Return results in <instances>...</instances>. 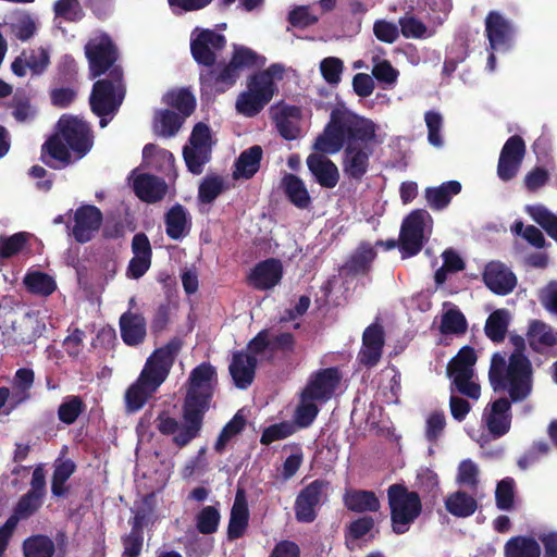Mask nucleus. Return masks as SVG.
<instances>
[{"label":"nucleus","instance_id":"36","mask_svg":"<svg viewBox=\"0 0 557 557\" xmlns=\"http://www.w3.org/2000/svg\"><path fill=\"white\" fill-rule=\"evenodd\" d=\"M345 505L352 511H376L380 508V502L372 492L349 491L344 496Z\"/></svg>","mask_w":557,"mask_h":557},{"label":"nucleus","instance_id":"15","mask_svg":"<svg viewBox=\"0 0 557 557\" xmlns=\"http://www.w3.org/2000/svg\"><path fill=\"white\" fill-rule=\"evenodd\" d=\"M103 221L101 210L94 205H82L74 213L72 236L79 244L88 243L99 231Z\"/></svg>","mask_w":557,"mask_h":557},{"label":"nucleus","instance_id":"46","mask_svg":"<svg viewBox=\"0 0 557 557\" xmlns=\"http://www.w3.org/2000/svg\"><path fill=\"white\" fill-rule=\"evenodd\" d=\"M183 157L186 166L193 174H201L203 166L211 159V149H202L185 146L183 149Z\"/></svg>","mask_w":557,"mask_h":557},{"label":"nucleus","instance_id":"9","mask_svg":"<svg viewBox=\"0 0 557 557\" xmlns=\"http://www.w3.org/2000/svg\"><path fill=\"white\" fill-rule=\"evenodd\" d=\"M85 57L88 61L89 78L95 79L111 73L114 69H122L116 64L119 50L108 35L91 38L85 45Z\"/></svg>","mask_w":557,"mask_h":557},{"label":"nucleus","instance_id":"2","mask_svg":"<svg viewBox=\"0 0 557 557\" xmlns=\"http://www.w3.org/2000/svg\"><path fill=\"white\" fill-rule=\"evenodd\" d=\"M226 46V38L212 29H201L190 40V52L194 60L206 69L199 73L202 91L225 92L234 86L238 75L225 62L216 63V52Z\"/></svg>","mask_w":557,"mask_h":557},{"label":"nucleus","instance_id":"51","mask_svg":"<svg viewBox=\"0 0 557 557\" xmlns=\"http://www.w3.org/2000/svg\"><path fill=\"white\" fill-rule=\"evenodd\" d=\"M467 320L458 309H449L442 315L440 330L442 334H463L467 331Z\"/></svg>","mask_w":557,"mask_h":557},{"label":"nucleus","instance_id":"52","mask_svg":"<svg viewBox=\"0 0 557 557\" xmlns=\"http://www.w3.org/2000/svg\"><path fill=\"white\" fill-rule=\"evenodd\" d=\"M22 55L33 75H41L50 64L49 52L42 47L23 50Z\"/></svg>","mask_w":557,"mask_h":557},{"label":"nucleus","instance_id":"41","mask_svg":"<svg viewBox=\"0 0 557 557\" xmlns=\"http://www.w3.org/2000/svg\"><path fill=\"white\" fill-rule=\"evenodd\" d=\"M528 213L557 243V216L544 206L528 207Z\"/></svg>","mask_w":557,"mask_h":557},{"label":"nucleus","instance_id":"5","mask_svg":"<svg viewBox=\"0 0 557 557\" xmlns=\"http://www.w3.org/2000/svg\"><path fill=\"white\" fill-rule=\"evenodd\" d=\"M174 356L172 350H154L148 358L138 380L125 393L127 410H139L166 379Z\"/></svg>","mask_w":557,"mask_h":557},{"label":"nucleus","instance_id":"30","mask_svg":"<svg viewBox=\"0 0 557 557\" xmlns=\"http://www.w3.org/2000/svg\"><path fill=\"white\" fill-rule=\"evenodd\" d=\"M281 188L296 208L307 209L311 205L309 191L299 176L286 173L281 180Z\"/></svg>","mask_w":557,"mask_h":557},{"label":"nucleus","instance_id":"56","mask_svg":"<svg viewBox=\"0 0 557 557\" xmlns=\"http://www.w3.org/2000/svg\"><path fill=\"white\" fill-rule=\"evenodd\" d=\"M385 330L380 318L367 326L362 334V348H383L385 345Z\"/></svg>","mask_w":557,"mask_h":557},{"label":"nucleus","instance_id":"17","mask_svg":"<svg viewBox=\"0 0 557 557\" xmlns=\"http://www.w3.org/2000/svg\"><path fill=\"white\" fill-rule=\"evenodd\" d=\"M283 277V265L278 259L269 258L258 262L250 271L247 281L258 290L276 286Z\"/></svg>","mask_w":557,"mask_h":557},{"label":"nucleus","instance_id":"19","mask_svg":"<svg viewBox=\"0 0 557 557\" xmlns=\"http://www.w3.org/2000/svg\"><path fill=\"white\" fill-rule=\"evenodd\" d=\"M339 382L336 370L325 369L313 374L302 393L319 404L327 401L334 394Z\"/></svg>","mask_w":557,"mask_h":557},{"label":"nucleus","instance_id":"55","mask_svg":"<svg viewBox=\"0 0 557 557\" xmlns=\"http://www.w3.org/2000/svg\"><path fill=\"white\" fill-rule=\"evenodd\" d=\"M75 466L70 460L58 461L55 465L53 479H52V493L55 496H61L65 493V482L73 474Z\"/></svg>","mask_w":557,"mask_h":557},{"label":"nucleus","instance_id":"34","mask_svg":"<svg viewBox=\"0 0 557 557\" xmlns=\"http://www.w3.org/2000/svg\"><path fill=\"white\" fill-rule=\"evenodd\" d=\"M248 524V508L245 500L244 492L237 491L234 505L231 511V519L228 524L230 539L240 537Z\"/></svg>","mask_w":557,"mask_h":557},{"label":"nucleus","instance_id":"29","mask_svg":"<svg viewBox=\"0 0 557 557\" xmlns=\"http://www.w3.org/2000/svg\"><path fill=\"white\" fill-rule=\"evenodd\" d=\"M458 181H448L436 187H426L424 197L432 210L440 211L448 207L454 196L461 191Z\"/></svg>","mask_w":557,"mask_h":557},{"label":"nucleus","instance_id":"28","mask_svg":"<svg viewBox=\"0 0 557 557\" xmlns=\"http://www.w3.org/2000/svg\"><path fill=\"white\" fill-rule=\"evenodd\" d=\"M120 331L127 346H137L146 336V320L141 314L128 310L120 317Z\"/></svg>","mask_w":557,"mask_h":557},{"label":"nucleus","instance_id":"45","mask_svg":"<svg viewBox=\"0 0 557 557\" xmlns=\"http://www.w3.org/2000/svg\"><path fill=\"white\" fill-rule=\"evenodd\" d=\"M34 383V373L29 369H20L15 373L11 401L14 406L29 397L28 389Z\"/></svg>","mask_w":557,"mask_h":557},{"label":"nucleus","instance_id":"64","mask_svg":"<svg viewBox=\"0 0 557 557\" xmlns=\"http://www.w3.org/2000/svg\"><path fill=\"white\" fill-rule=\"evenodd\" d=\"M183 117L180 113L165 109L159 112V122L161 125V134L163 136L175 135L183 124Z\"/></svg>","mask_w":557,"mask_h":557},{"label":"nucleus","instance_id":"31","mask_svg":"<svg viewBox=\"0 0 557 557\" xmlns=\"http://www.w3.org/2000/svg\"><path fill=\"white\" fill-rule=\"evenodd\" d=\"M375 257L373 247L369 243H361L343 265V271L346 275L367 274Z\"/></svg>","mask_w":557,"mask_h":557},{"label":"nucleus","instance_id":"8","mask_svg":"<svg viewBox=\"0 0 557 557\" xmlns=\"http://www.w3.org/2000/svg\"><path fill=\"white\" fill-rule=\"evenodd\" d=\"M387 496L393 530L398 534L405 533L421 513L420 497L416 492L399 484L391 485Z\"/></svg>","mask_w":557,"mask_h":557},{"label":"nucleus","instance_id":"61","mask_svg":"<svg viewBox=\"0 0 557 557\" xmlns=\"http://www.w3.org/2000/svg\"><path fill=\"white\" fill-rule=\"evenodd\" d=\"M143 158L147 161L148 164L157 168V163L162 161L166 163L169 169H172L174 165V156L166 149L160 148L154 144H147L143 149Z\"/></svg>","mask_w":557,"mask_h":557},{"label":"nucleus","instance_id":"18","mask_svg":"<svg viewBox=\"0 0 557 557\" xmlns=\"http://www.w3.org/2000/svg\"><path fill=\"white\" fill-rule=\"evenodd\" d=\"M483 282L494 294L505 296L515 289L517 277L504 263L492 261L485 265Z\"/></svg>","mask_w":557,"mask_h":557},{"label":"nucleus","instance_id":"21","mask_svg":"<svg viewBox=\"0 0 557 557\" xmlns=\"http://www.w3.org/2000/svg\"><path fill=\"white\" fill-rule=\"evenodd\" d=\"M483 420L494 437H500L510 429V403L499 398L485 408Z\"/></svg>","mask_w":557,"mask_h":557},{"label":"nucleus","instance_id":"60","mask_svg":"<svg viewBox=\"0 0 557 557\" xmlns=\"http://www.w3.org/2000/svg\"><path fill=\"white\" fill-rule=\"evenodd\" d=\"M60 87L52 88L49 92L51 104L65 109L70 107L77 97L76 85H59Z\"/></svg>","mask_w":557,"mask_h":557},{"label":"nucleus","instance_id":"43","mask_svg":"<svg viewBox=\"0 0 557 557\" xmlns=\"http://www.w3.org/2000/svg\"><path fill=\"white\" fill-rule=\"evenodd\" d=\"M320 405L301 392L300 401L294 414L295 425L300 428L309 426L315 419Z\"/></svg>","mask_w":557,"mask_h":557},{"label":"nucleus","instance_id":"16","mask_svg":"<svg viewBox=\"0 0 557 557\" xmlns=\"http://www.w3.org/2000/svg\"><path fill=\"white\" fill-rule=\"evenodd\" d=\"M42 497L35 493H27L18 502L14 515L11 516L3 527L0 528V557L7 549L9 540L12 536L14 529L16 528L21 519L30 517L41 506Z\"/></svg>","mask_w":557,"mask_h":557},{"label":"nucleus","instance_id":"25","mask_svg":"<svg viewBox=\"0 0 557 557\" xmlns=\"http://www.w3.org/2000/svg\"><path fill=\"white\" fill-rule=\"evenodd\" d=\"M60 134L49 137L41 147V161L51 169H60L72 163V154Z\"/></svg>","mask_w":557,"mask_h":557},{"label":"nucleus","instance_id":"23","mask_svg":"<svg viewBox=\"0 0 557 557\" xmlns=\"http://www.w3.org/2000/svg\"><path fill=\"white\" fill-rule=\"evenodd\" d=\"M259 350H242L233 356L230 373L236 387L247 388L255 376L256 352Z\"/></svg>","mask_w":557,"mask_h":557},{"label":"nucleus","instance_id":"50","mask_svg":"<svg viewBox=\"0 0 557 557\" xmlns=\"http://www.w3.org/2000/svg\"><path fill=\"white\" fill-rule=\"evenodd\" d=\"M224 189V182L219 175H207L199 185L198 199L202 203L213 202Z\"/></svg>","mask_w":557,"mask_h":557},{"label":"nucleus","instance_id":"47","mask_svg":"<svg viewBox=\"0 0 557 557\" xmlns=\"http://www.w3.org/2000/svg\"><path fill=\"white\" fill-rule=\"evenodd\" d=\"M187 420H186V405L184 404V413H183V423L180 424L174 418L161 413L157 419V428L158 430L165 435H172L173 442L180 447L186 446L189 442H186L185 444H180L176 442V437L182 435L184 433L185 428L187 426Z\"/></svg>","mask_w":557,"mask_h":557},{"label":"nucleus","instance_id":"58","mask_svg":"<svg viewBox=\"0 0 557 557\" xmlns=\"http://www.w3.org/2000/svg\"><path fill=\"white\" fill-rule=\"evenodd\" d=\"M53 11L55 16L69 22H77L84 16L78 0H57L53 4Z\"/></svg>","mask_w":557,"mask_h":557},{"label":"nucleus","instance_id":"6","mask_svg":"<svg viewBox=\"0 0 557 557\" xmlns=\"http://www.w3.org/2000/svg\"><path fill=\"white\" fill-rule=\"evenodd\" d=\"M126 95L123 69H114L104 78L97 79L89 97L91 112L100 117L101 128L109 123L107 116H114Z\"/></svg>","mask_w":557,"mask_h":557},{"label":"nucleus","instance_id":"7","mask_svg":"<svg viewBox=\"0 0 557 557\" xmlns=\"http://www.w3.org/2000/svg\"><path fill=\"white\" fill-rule=\"evenodd\" d=\"M282 72L281 65L272 64L267 70L249 76L247 90L240 92L236 99L237 112L247 117L258 115L272 100L276 91L273 77Z\"/></svg>","mask_w":557,"mask_h":557},{"label":"nucleus","instance_id":"12","mask_svg":"<svg viewBox=\"0 0 557 557\" xmlns=\"http://www.w3.org/2000/svg\"><path fill=\"white\" fill-rule=\"evenodd\" d=\"M424 209L411 211L403 221L399 235V249L403 258L418 255L424 244L425 221L431 220Z\"/></svg>","mask_w":557,"mask_h":557},{"label":"nucleus","instance_id":"63","mask_svg":"<svg viewBox=\"0 0 557 557\" xmlns=\"http://www.w3.org/2000/svg\"><path fill=\"white\" fill-rule=\"evenodd\" d=\"M220 521L219 511L212 507H205L197 517V528L203 534H210L216 531Z\"/></svg>","mask_w":557,"mask_h":557},{"label":"nucleus","instance_id":"3","mask_svg":"<svg viewBox=\"0 0 557 557\" xmlns=\"http://www.w3.org/2000/svg\"><path fill=\"white\" fill-rule=\"evenodd\" d=\"M488 377L495 392L507 391L513 401L523 400L531 394L532 366L522 350L495 352Z\"/></svg>","mask_w":557,"mask_h":557},{"label":"nucleus","instance_id":"38","mask_svg":"<svg viewBox=\"0 0 557 557\" xmlns=\"http://www.w3.org/2000/svg\"><path fill=\"white\" fill-rule=\"evenodd\" d=\"M508 329V313L505 309L492 312L486 319L484 331L496 345L504 342Z\"/></svg>","mask_w":557,"mask_h":557},{"label":"nucleus","instance_id":"62","mask_svg":"<svg viewBox=\"0 0 557 557\" xmlns=\"http://www.w3.org/2000/svg\"><path fill=\"white\" fill-rule=\"evenodd\" d=\"M398 24L405 38H423L426 36L428 28L425 24L416 16H403Z\"/></svg>","mask_w":557,"mask_h":557},{"label":"nucleus","instance_id":"1","mask_svg":"<svg viewBox=\"0 0 557 557\" xmlns=\"http://www.w3.org/2000/svg\"><path fill=\"white\" fill-rule=\"evenodd\" d=\"M375 137L376 125L372 120L334 109L312 148L326 154H335L344 148L343 172L347 178L360 182L369 171Z\"/></svg>","mask_w":557,"mask_h":557},{"label":"nucleus","instance_id":"40","mask_svg":"<svg viewBox=\"0 0 557 557\" xmlns=\"http://www.w3.org/2000/svg\"><path fill=\"white\" fill-rule=\"evenodd\" d=\"M541 548L534 539L518 536L507 542L506 557H540Z\"/></svg>","mask_w":557,"mask_h":557},{"label":"nucleus","instance_id":"4","mask_svg":"<svg viewBox=\"0 0 557 557\" xmlns=\"http://www.w3.org/2000/svg\"><path fill=\"white\" fill-rule=\"evenodd\" d=\"M218 376L215 369L210 363H201L189 375V388L186 395L187 426L184 433L176 437V442L185 444L191 442L199 434L202 416L209 408L210 399L216 386Z\"/></svg>","mask_w":557,"mask_h":557},{"label":"nucleus","instance_id":"42","mask_svg":"<svg viewBox=\"0 0 557 557\" xmlns=\"http://www.w3.org/2000/svg\"><path fill=\"white\" fill-rule=\"evenodd\" d=\"M24 284L32 294L49 296L55 288V281L48 274L42 272H32L24 277Z\"/></svg>","mask_w":557,"mask_h":557},{"label":"nucleus","instance_id":"32","mask_svg":"<svg viewBox=\"0 0 557 557\" xmlns=\"http://www.w3.org/2000/svg\"><path fill=\"white\" fill-rule=\"evenodd\" d=\"M162 101L183 117L190 116L196 109V98L188 88L171 89L164 94Z\"/></svg>","mask_w":557,"mask_h":557},{"label":"nucleus","instance_id":"22","mask_svg":"<svg viewBox=\"0 0 557 557\" xmlns=\"http://www.w3.org/2000/svg\"><path fill=\"white\" fill-rule=\"evenodd\" d=\"M485 33L492 50L508 47L512 37V26L499 12L491 11L485 18Z\"/></svg>","mask_w":557,"mask_h":557},{"label":"nucleus","instance_id":"53","mask_svg":"<svg viewBox=\"0 0 557 557\" xmlns=\"http://www.w3.org/2000/svg\"><path fill=\"white\" fill-rule=\"evenodd\" d=\"M28 240V234L15 233L11 236H0V258L9 259L21 252Z\"/></svg>","mask_w":557,"mask_h":557},{"label":"nucleus","instance_id":"27","mask_svg":"<svg viewBox=\"0 0 557 557\" xmlns=\"http://www.w3.org/2000/svg\"><path fill=\"white\" fill-rule=\"evenodd\" d=\"M262 157L263 150L259 145H253L242 151L234 163L233 178H252L260 170Z\"/></svg>","mask_w":557,"mask_h":557},{"label":"nucleus","instance_id":"10","mask_svg":"<svg viewBox=\"0 0 557 557\" xmlns=\"http://www.w3.org/2000/svg\"><path fill=\"white\" fill-rule=\"evenodd\" d=\"M57 125L62 139L77 159L91 150L95 136L89 123L77 116L62 115Z\"/></svg>","mask_w":557,"mask_h":557},{"label":"nucleus","instance_id":"13","mask_svg":"<svg viewBox=\"0 0 557 557\" xmlns=\"http://www.w3.org/2000/svg\"><path fill=\"white\" fill-rule=\"evenodd\" d=\"M329 483L321 480L311 482L300 491L295 502V515L301 522H311L317 517V509L327 498Z\"/></svg>","mask_w":557,"mask_h":557},{"label":"nucleus","instance_id":"54","mask_svg":"<svg viewBox=\"0 0 557 557\" xmlns=\"http://www.w3.org/2000/svg\"><path fill=\"white\" fill-rule=\"evenodd\" d=\"M297 431L294 422L284 421L268 426L261 436V443L269 445L275 441L284 440Z\"/></svg>","mask_w":557,"mask_h":557},{"label":"nucleus","instance_id":"37","mask_svg":"<svg viewBox=\"0 0 557 557\" xmlns=\"http://www.w3.org/2000/svg\"><path fill=\"white\" fill-rule=\"evenodd\" d=\"M54 553V542L47 535H32L23 542L24 557H53Z\"/></svg>","mask_w":557,"mask_h":557},{"label":"nucleus","instance_id":"57","mask_svg":"<svg viewBox=\"0 0 557 557\" xmlns=\"http://www.w3.org/2000/svg\"><path fill=\"white\" fill-rule=\"evenodd\" d=\"M344 62L336 57L324 58L320 62V72L324 81L330 85H337L342 79Z\"/></svg>","mask_w":557,"mask_h":557},{"label":"nucleus","instance_id":"39","mask_svg":"<svg viewBox=\"0 0 557 557\" xmlns=\"http://www.w3.org/2000/svg\"><path fill=\"white\" fill-rule=\"evenodd\" d=\"M445 507L453 516L469 517L476 509V500L471 495L457 491L446 498Z\"/></svg>","mask_w":557,"mask_h":557},{"label":"nucleus","instance_id":"24","mask_svg":"<svg viewBox=\"0 0 557 557\" xmlns=\"http://www.w3.org/2000/svg\"><path fill=\"white\" fill-rule=\"evenodd\" d=\"M133 189L141 201L154 203L164 198L168 185L164 180L156 175L141 173L135 177Z\"/></svg>","mask_w":557,"mask_h":557},{"label":"nucleus","instance_id":"11","mask_svg":"<svg viewBox=\"0 0 557 557\" xmlns=\"http://www.w3.org/2000/svg\"><path fill=\"white\" fill-rule=\"evenodd\" d=\"M475 362L474 350H459L447 367L448 375L458 392L473 399H478L481 394L480 385L474 377Z\"/></svg>","mask_w":557,"mask_h":557},{"label":"nucleus","instance_id":"33","mask_svg":"<svg viewBox=\"0 0 557 557\" xmlns=\"http://www.w3.org/2000/svg\"><path fill=\"white\" fill-rule=\"evenodd\" d=\"M5 107L11 110V114L17 123H27L35 119L36 108L32 104L30 97L25 90H16L12 98L5 102Z\"/></svg>","mask_w":557,"mask_h":557},{"label":"nucleus","instance_id":"59","mask_svg":"<svg viewBox=\"0 0 557 557\" xmlns=\"http://www.w3.org/2000/svg\"><path fill=\"white\" fill-rule=\"evenodd\" d=\"M372 76L380 83L394 85L397 82L399 72L388 60L373 58Z\"/></svg>","mask_w":557,"mask_h":557},{"label":"nucleus","instance_id":"48","mask_svg":"<svg viewBox=\"0 0 557 557\" xmlns=\"http://www.w3.org/2000/svg\"><path fill=\"white\" fill-rule=\"evenodd\" d=\"M258 54L250 48L245 46H234V51L230 62H227L233 71L239 76L244 69H252L257 66Z\"/></svg>","mask_w":557,"mask_h":557},{"label":"nucleus","instance_id":"49","mask_svg":"<svg viewBox=\"0 0 557 557\" xmlns=\"http://www.w3.org/2000/svg\"><path fill=\"white\" fill-rule=\"evenodd\" d=\"M424 121L428 128V141L435 148H441L444 145L442 136V128L444 119L437 111L430 110L424 113Z\"/></svg>","mask_w":557,"mask_h":557},{"label":"nucleus","instance_id":"44","mask_svg":"<svg viewBox=\"0 0 557 557\" xmlns=\"http://www.w3.org/2000/svg\"><path fill=\"white\" fill-rule=\"evenodd\" d=\"M53 81L57 85H77L78 67L71 54L61 58Z\"/></svg>","mask_w":557,"mask_h":557},{"label":"nucleus","instance_id":"26","mask_svg":"<svg viewBox=\"0 0 557 557\" xmlns=\"http://www.w3.org/2000/svg\"><path fill=\"white\" fill-rule=\"evenodd\" d=\"M164 225L169 238L181 240L190 232L191 216L183 205L175 203L164 214Z\"/></svg>","mask_w":557,"mask_h":557},{"label":"nucleus","instance_id":"14","mask_svg":"<svg viewBox=\"0 0 557 557\" xmlns=\"http://www.w3.org/2000/svg\"><path fill=\"white\" fill-rule=\"evenodd\" d=\"M525 143L520 135L510 136L504 144L497 164V175L504 181L512 180L523 161Z\"/></svg>","mask_w":557,"mask_h":557},{"label":"nucleus","instance_id":"20","mask_svg":"<svg viewBox=\"0 0 557 557\" xmlns=\"http://www.w3.org/2000/svg\"><path fill=\"white\" fill-rule=\"evenodd\" d=\"M326 153H310L306 163L315 182L323 188L332 189L339 181L337 165L325 156Z\"/></svg>","mask_w":557,"mask_h":557},{"label":"nucleus","instance_id":"35","mask_svg":"<svg viewBox=\"0 0 557 557\" xmlns=\"http://www.w3.org/2000/svg\"><path fill=\"white\" fill-rule=\"evenodd\" d=\"M527 337L530 348H536L537 345L546 347L557 345V331L542 321L535 320L531 322Z\"/></svg>","mask_w":557,"mask_h":557}]
</instances>
